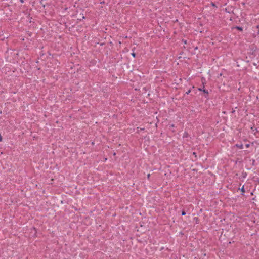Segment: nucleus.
<instances>
[{
	"label": "nucleus",
	"instance_id": "1",
	"mask_svg": "<svg viewBox=\"0 0 259 259\" xmlns=\"http://www.w3.org/2000/svg\"><path fill=\"white\" fill-rule=\"evenodd\" d=\"M235 28L239 30V31H242L243 30V28L242 27H240V26H235Z\"/></svg>",
	"mask_w": 259,
	"mask_h": 259
},
{
	"label": "nucleus",
	"instance_id": "6",
	"mask_svg": "<svg viewBox=\"0 0 259 259\" xmlns=\"http://www.w3.org/2000/svg\"><path fill=\"white\" fill-rule=\"evenodd\" d=\"M203 92H204V93H206V94H208V90H207L203 89Z\"/></svg>",
	"mask_w": 259,
	"mask_h": 259
},
{
	"label": "nucleus",
	"instance_id": "3",
	"mask_svg": "<svg viewBox=\"0 0 259 259\" xmlns=\"http://www.w3.org/2000/svg\"><path fill=\"white\" fill-rule=\"evenodd\" d=\"M236 147L239 148L240 149H243V145L242 144H236Z\"/></svg>",
	"mask_w": 259,
	"mask_h": 259
},
{
	"label": "nucleus",
	"instance_id": "11",
	"mask_svg": "<svg viewBox=\"0 0 259 259\" xmlns=\"http://www.w3.org/2000/svg\"><path fill=\"white\" fill-rule=\"evenodd\" d=\"M150 176V175L149 174L147 175V178L148 179H149Z\"/></svg>",
	"mask_w": 259,
	"mask_h": 259
},
{
	"label": "nucleus",
	"instance_id": "13",
	"mask_svg": "<svg viewBox=\"0 0 259 259\" xmlns=\"http://www.w3.org/2000/svg\"><path fill=\"white\" fill-rule=\"evenodd\" d=\"M189 92H190V91H188V92H187V94H188Z\"/></svg>",
	"mask_w": 259,
	"mask_h": 259
},
{
	"label": "nucleus",
	"instance_id": "14",
	"mask_svg": "<svg viewBox=\"0 0 259 259\" xmlns=\"http://www.w3.org/2000/svg\"><path fill=\"white\" fill-rule=\"evenodd\" d=\"M189 92H190V91H188V92H187V94H188Z\"/></svg>",
	"mask_w": 259,
	"mask_h": 259
},
{
	"label": "nucleus",
	"instance_id": "9",
	"mask_svg": "<svg viewBox=\"0 0 259 259\" xmlns=\"http://www.w3.org/2000/svg\"><path fill=\"white\" fill-rule=\"evenodd\" d=\"M245 146H246V148H248V147H249V144H246Z\"/></svg>",
	"mask_w": 259,
	"mask_h": 259
},
{
	"label": "nucleus",
	"instance_id": "10",
	"mask_svg": "<svg viewBox=\"0 0 259 259\" xmlns=\"http://www.w3.org/2000/svg\"><path fill=\"white\" fill-rule=\"evenodd\" d=\"M20 1L21 3H23L24 2V0H20Z\"/></svg>",
	"mask_w": 259,
	"mask_h": 259
},
{
	"label": "nucleus",
	"instance_id": "2",
	"mask_svg": "<svg viewBox=\"0 0 259 259\" xmlns=\"http://www.w3.org/2000/svg\"><path fill=\"white\" fill-rule=\"evenodd\" d=\"M239 189L240 190V191L242 192V194L243 195V193L245 192V189H244V185L241 188H239Z\"/></svg>",
	"mask_w": 259,
	"mask_h": 259
},
{
	"label": "nucleus",
	"instance_id": "5",
	"mask_svg": "<svg viewBox=\"0 0 259 259\" xmlns=\"http://www.w3.org/2000/svg\"><path fill=\"white\" fill-rule=\"evenodd\" d=\"M255 29L257 30V34H259V25H257L255 26Z\"/></svg>",
	"mask_w": 259,
	"mask_h": 259
},
{
	"label": "nucleus",
	"instance_id": "12",
	"mask_svg": "<svg viewBox=\"0 0 259 259\" xmlns=\"http://www.w3.org/2000/svg\"><path fill=\"white\" fill-rule=\"evenodd\" d=\"M189 92H190V91H188V92H187V94H188Z\"/></svg>",
	"mask_w": 259,
	"mask_h": 259
},
{
	"label": "nucleus",
	"instance_id": "7",
	"mask_svg": "<svg viewBox=\"0 0 259 259\" xmlns=\"http://www.w3.org/2000/svg\"><path fill=\"white\" fill-rule=\"evenodd\" d=\"M131 55H132V56L133 57H136V54L134 53V52H133Z\"/></svg>",
	"mask_w": 259,
	"mask_h": 259
},
{
	"label": "nucleus",
	"instance_id": "4",
	"mask_svg": "<svg viewBox=\"0 0 259 259\" xmlns=\"http://www.w3.org/2000/svg\"><path fill=\"white\" fill-rule=\"evenodd\" d=\"M188 136V134L187 132H185V133H184V135H183V138H186V137H187Z\"/></svg>",
	"mask_w": 259,
	"mask_h": 259
},
{
	"label": "nucleus",
	"instance_id": "8",
	"mask_svg": "<svg viewBox=\"0 0 259 259\" xmlns=\"http://www.w3.org/2000/svg\"><path fill=\"white\" fill-rule=\"evenodd\" d=\"M186 214V212L184 210H183L182 212V215H185Z\"/></svg>",
	"mask_w": 259,
	"mask_h": 259
},
{
	"label": "nucleus",
	"instance_id": "16",
	"mask_svg": "<svg viewBox=\"0 0 259 259\" xmlns=\"http://www.w3.org/2000/svg\"><path fill=\"white\" fill-rule=\"evenodd\" d=\"M212 6H215L214 4L212 3Z\"/></svg>",
	"mask_w": 259,
	"mask_h": 259
},
{
	"label": "nucleus",
	"instance_id": "15",
	"mask_svg": "<svg viewBox=\"0 0 259 259\" xmlns=\"http://www.w3.org/2000/svg\"><path fill=\"white\" fill-rule=\"evenodd\" d=\"M171 126H172V127H174V124H172V125H171Z\"/></svg>",
	"mask_w": 259,
	"mask_h": 259
}]
</instances>
